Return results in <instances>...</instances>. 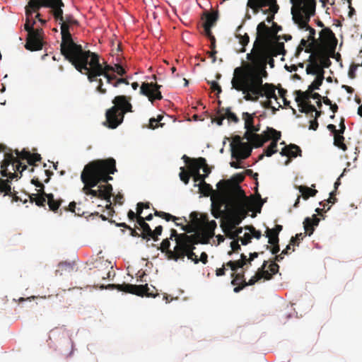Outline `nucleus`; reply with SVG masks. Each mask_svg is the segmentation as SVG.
Segmentation results:
<instances>
[{
    "label": "nucleus",
    "instance_id": "nucleus-22",
    "mask_svg": "<svg viewBox=\"0 0 362 362\" xmlns=\"http://www.w3.org/2000/svg\"><path fill=\"white\" fill-rule=\"evenodd\" d=\"M170 238H165L162 240L160 247H158L168 260H175L176 253L177 252L179 246L175 244L173 250L170 249Z\"/></svg>",
    "mask_w": 362,
    "mask_h": 362
},
{
    "label": "nucleus",
    "instance_id": "nucleus-37",
    "mask_svg": "<svg viewBox=\"0 0 362 362\" xmlns=\"http://www.w3.org/2000/svg\"><path fill=\"white\" fill-rule=\"evenodd\" d=\"M255 116V113L250 114L247 112H243L242 118L245 122V128L246 130H255L254 124Z\"/></svg>",
    "mask_w": 362,
    "mask_h": 362
},
{
    "label": "nucleus",
    "instance_id": "nucleus-34",
    "mask_svg": "<svg viewBox=\"0 0 362 362\" xmlns=\"http://www.w3.org/2000/svg\"><path fill=\"white\" fill-rule=\"evenodd\" d=\"M136 223L142 229L141 238L143 239L148 238V236H151V234L152 233V230L150 226L146 223L144 218L142 216H139L137 218Z\"/></svg>",
    "mask_w": 362,
    "mask_h": 362
},
{
    "label": "nucleus",
    "instance_id": "nucleus-42",
    "mask_svg": "<svg viewBox=\"0 0 362 362\" xmlns=\"http://www.w3.org/2000/svg\"><path fill=\"white\" fill-rule=\"evenodd\" d=\"M268 262L264 261L262 267L258 269L257 273L260 279H264L265 280H270L272 279V274H271L268 270H266V267H267Z\"/></svg>",
    "mask_w": 362,
    "mask_h": 362
},
{
    "label": "nucleus",
    "instance_id": "nucleus-52",
    "mask_svg": "<svg viewBox=\"0 0 362 362\" xmlns=\"http://www.w3.org/2000/svg\"><path fill=\"white\" fill-rule=\"evenodd\" d=\"M199 187L200 193L203 194L204 196H209L213 191L211 185L207 184L206 182H203L202 184H199Z\"/></svg>",
    "mask_w": 362,
    "mask_h": 362
},
{
    "label": "nucleus",
    "instance_id": "nucleus-11",
    "mask_svg": "<svg viewBox=\"0 0 362 362\" xmlns=\"http://www.w3.org/2000/svg\"><path fill=\"white\" fill-rule=\"evenodd\" d=\"M243 94V98L247 101L257 102L260 97H266L267 99L277 100L276 95V86L272 83H265L258 87L257 93H254L251 88L240 90Z\"/></svg>",
    "mask_w": 362,
    "mask_h": 362
},
{
    "label": "nucleus",
    "instance_id": "nucleus-51",
    "mask_svg": "<svg viewBox=\"0 0 362 362\" xmlns=\"http://www.w3.org/2000/svg\"><path fill=\"white\" fill-rule=\"evenodd\" d=\"M182 230L185 231L184 233L188 234V233H196L199 230V228H198V226H196L194 223H192V221L191 220V224H187L185 226H182Z\"/></svg>",
    "mask_w": 362,
    "mask_h": 362
},
{
    "label": "nucleus",
    "instance_id": "nucleus-60",
    "mask_svg": "<svg viewBox=\"0 0 362 362\" xmlns=\"http://www.w3.org/2000/svg\"><path fill=\"white\" fill-rule=\"evenodd\" d=\"M241 140V137L238 135H236L233 138V141L230 143L231 151H233L236 147H239L241 144L244 143L242 142Z\"/></svg>",
    "mask_w": 362,
    "mask_h": 362
},
{
    "label": "nucleus",
    "instance_id": "nucleus-2",
    "mask_svg": "<svg viewBox=\"0 0 362 362\" xmlns=\"http://www.w3.org/2000/svg\"><path fill=\"white\" fill-rule=\"evenodd\" d=\"M247 59L250 61V63L235 69L231 80L232 88L238 91L251 88L257 93L258 87L264 84L263 78L268 76L266 71L267 59L263 54L255 52L247 54Z\"/></svg>",
    "mask_w": 362,
    "mask_h": 362
},
{
    "label": "nucleus",
    "instance_id": "nucleus-26",
    "mask_svg": "<svg viewBox=\"0 0 362 362\" xmlns=\"http://www.w3.org/2000/svg\"><path fill=\"white\" fill-rule=\"evenodd\" d=\"M299 192L301 193V195H298L297 199L293 204L295 208H297L300 203V197H302L305 200L309 199L311 197H315L317 193V190L308 187L305 185H300L298 187Z\"/></svg>",
    "mask_w": 362,
    "mask_h": 362
},
{
    "label": "nucleus",
    "instance_id": "nucleus-40",
    "mask_svg": "<svg viewBox=\"0 0 362 362\" xmlns=\"http://www.w3.org/2000/svg\"><path fill=\"white\" fill-rule=\"evenodd\" d=\"M311 93L312 92H310L309 90V88L305 92L300 90H296V101L298 103V105H303V103L308 102V100L310 98Z\"/></svg>",
    "mask_w": 362,
    "mask_h": 362
},
{
    "label": "nucleus",
    "instance_id": "nucleus-55",
    "mask_svg": "<svg viewBox=\"0 0 362 362\" xmlns=\"http://www.w3.org/2000/svg\"><path fill=\"white\" fill-rule=\"evenodd\" d=\"M254 135H257V134L254 133V131L252 130H246L244 134V138L249 141L255 148L256 139L254 138Z\"/></svg>",
    "mask_w": 362,
    "mask_h": 362
},
{
    "label": "nucleus",
    "instance_id": "nucleus-27",
    "mask_svg": "<svg viewBox=\"0 0 362 362\" xmlns=\"http://www.w3.org/2000/svg\"><path fill=\"white\" fill-rule=\"evenodd\" d=\"M270 28L266 25L264 22H261L257 28V41L264 43L269 38Z\"/></svg>",
    "mask_w": 362,
    "mask_h": 362
},
{
    "label": "nucleus",
    "instance_id": "nucleus-14",
    "mask_svg": "<svg viewBox=\"0 0 362 362\" xmlns=\"http://www.w3.org/2000/svg\"><path fill=\"white\" fill-rule=\"evenodd\" d=\"M247 6L252 9L254 13H257L263 8L269 6V9L263 11L264 14L272 12V15L277 13L279 6L276 4V0H248Z\"/></svg>",
    "mask_w": 362,
    "mask_h": 362
},
{
    "label": "nucleus",
    "instance_id": "nucleus-50",
    "mask_svg": "<svg viewBox=\"0 0 362 362\" xmlns=\"http://www.w3.org/2000/svg\"><path fill=\"white\" fill-rule=\"evenodd\" d=\"M298 106L300 107L299 110L300 112L311 113L313 115L314 111H316L315 105L310 104V102H305L303 105H298Z\"/></svg>",
    "mask_w": 362,
    "mask_h": 362
},
{
    "label": "nucleus",
    "instance_id": "nucleus-46",
    "mask_svg": "<svg viewBox=\"0 0 362 362\" xmlns=\"http://www.w3.org/2000/svg\"><path fill=\"white\" fill-rule=\"evenodd\" d=\"M334 144L335 146L345 151L347 150V146L344 144V137L343 134H335L334 136Z\"/></svg>",
    "mask_w": 362,
    "mask_h": 362
},
{
    "label": "nucleus",
    "instance_id": "nucleus-35",
    "mask_svg": "<svg viewBox=\"0 0 362 362\" xmlns=\"http://www.w3.org/2000/svg\"><path fill=\"white\" fill-rule=\"evenodd\" d=\"M46 197L49 210L54 213H58L59 209L63 201L62 199H55L52 194H46Z\"/></svg>",
    "mask_w": 362,
    "mask_h": 362
},
{
    "label": "nucleus",
    "instance_id": "nucleus-33",
    "mask_svg": "<svg viewBox=\"0 0 362 362\" xmlns=\"http://www.w3.org/2000/svg\"><path fill=\"white\" fill-rule=\"evenodd\" d=\"M321 41L323 43H329L334 41V45L337 43V39L334 33L329 28H323L320 33Z\"/></svg>",
    "mask_w": 362,
    "mask_h": 362
},
{
    "label": "nucleus",
    "instance_id": "nucleus-30",
    "mask_svg": "<svg viewBox=\"0 0 362 362\" xmlns=\"http://www.w3.org/2000/svg\"><path fill=\"white\" fill-rule=\"evenodd\" d=\"M205 164V158L199 157L198 158H192V162L187 165L188 172L191 175L199 172L202 166Z\"/></svg>",
    "mask_w": 362,
    "mask_h": 362
},
{
    "label": "nucleus",
    "instance_id": "nucleus-20",
    "mask_svg": "<svg viewBox=\"0 0 362 362\" xmlns=\"http://www.w3.org/2000/svg\"><path fill=\"white\" fill-rule=\"evenodd\" d=\"M218 19V14L217 11H205L203 13L202 20L203 21L202 26L205 35H210V33H212L211 28L216 25Z\"/></svg>",
    "mask_w": 362,
    "mask_h": 362
},
{
    "label": "nucleus",
    "instance_id": "nucleus-25",
    "mask_svg": "<svg viewBox=\"0 0 362 362\" xmlns=\"http://www.w3.org/2000/svg\"><path fill=\"white\" fill-rule=\"evenodd\" d=\"M13 180L7 177L6 180L0 178V193H4V195H9L12 197V202H17L21 199L17 196L16 191H11V183Z\"/></svg>",
    "mask_w": 362,
    "mask_h": 362
},
{
    "label": "nucleus",
    "instance_id": "nucleus-3",
    "mask_svg": "<svg viewBox=\"0 0 362 362\" xmlns=\"http://www.w3.org/2000/svg\"><path fill=\"white\" fill-rule=\"evenodd\" d=\"M69 62L77 71L86 74L90 82L97 81L98 86L96 89L102 94L106 93L107 90L103 88V80L98 77L103 76L107 83H112V81L116 79V76L114 74L115 67L106 62L100 64L98 54L89 50L83 49Z\"/></svg>",
    "mask_w": 362,
    "mask_h": 362
},
{
    "label": "nucleus",
    "instance_id": "nucleus-19",
    "mask_svg": "<svg viewBox=\"0 0 362 362\" xmlns=\"http://www.w3.org/2000/svg\"><path fill=\"white\" fill-rule=\"evenodd\" d=\"M256 54H262L264 59L269 57H277L278 55H285L286 50L284 49V42H276L264 48L260 49L255 52Z\"/></svg>",
    "mask_w": 362,
    "mask_h": 362
},
{
    "label": "nucleus",
    "instance_id": "nucleus-56",
    "mask_svg": "<svg viewBox=\"0 0 362 362\" xmlns=\"http://www.w3.org/2000/svg\"><path fill=\"white\" fill-rule=\"evenodd\" d=\"M305 236V235L303 233H297L295 236L291 238L290 245L298 246L299 242L302 240Z\"/></svg>",
    "mask_w": 362,
    "mask_h": 362
},
{
    "label": "nucleus",
    "instance_id": "nucleus-57",
    "mask_svg": "<svg viewBox=\"0 0 362 362\" xmlns=\"http://www.w3.org/2000/svg\"><path fill=\"white\" fill-rule=\"evenodd\" d=\"M163 117V116L158 115L156 119L151 118L149 119V127L151 129H156L158 126L163 127V124H160V125H158V122L162 120Z\"/></svg>",
    "mask_w": 362,
    "mask_h": 362
},
{
    "label": "nucleus",
    "instance_id": "nucleus-53",
    "mask_svg": "<svg viewBox=\"0 0 362 362\" xmlns=\"http://www.w3.org/2000/svg\"><path fill=\"white\" fill-rule=\"evenodd\" d=\"M180 180L185 184L187 185L189 181V178L192 176L191 174L187 171L185 167L180 168V173L179 174Z\"/></svg>",
    "mask_w": 362,
    "mask_h": 362
},
{
    "label": "nucleus",
    "instance_id": "nucleus-12",
    "mask_svg": "<svg viewBox=\"0 0 362 362\" xmlns=\"http://www.w3.org/2000/svg\"><path fill=\"white\" fill-rule=\"evenodd\" d=\"M335 46L333 45L330 49H327L324 45L316 47L310 53V58L313 59L320 64V71L323 68H328L331 65L329 57H334Z\"/></svg>",
    "mask_w": 362,
    "mask_h": 362
},
{
    "label": "nucleus",
    "instance_id": "nucleus-8",
    "mask_svg": "<svg viewBox=\"0 0 362 362\" xmlns=\"http://www.w3.org/2000/svg\"><path fill=\"white\" fill-rule=\"evenodd\" d=\"M42 7L50 8L54 19H62V8L64 7L62 0H29L25 8V16L31 18L33 13L37 12Z\"/></svg>",
    "mask_w": 362,
    "mask_h": 362
},
{
    "label": "nucleus",
    "instance_id": "nucleus-7",
    "mask_svg": "<svg viewBox=\"0 0 362 362\" xmlns=\"http://www.w3.org/2000/svg\"><path fill=\"white\" fill-rule=\"evenodd\" d=\"M112 103L115 105L106 112L105 123L109 128L115 129L123 122L124 114L132 112V106L124 95L116 96Z\"/></svg>",
    "mask_w": 362,
    "mask_h": 362
},
{
    "label": "nucleus",
    "instance_id": "nucleus-6",
    "mask_svg": "<svg viewBox=\"0 0 362 362\" xmlns=\"http://www.w3.org/2000/svg\"><path fill=\"white\" fill-rule=\"evenodd\" d=\"M308 4V6L291 12L295 23L298 24L300 28L309 31L308 40L310 42L305 49L306 53H310L316 47L322 46L319 40L315 38V30L308 25L311 16L315 15L316 4H314L312 2Z\"/></svg>",
    "mask_w": 362,
    "mask_h": 362
},
{
    "label": "nucleus",
    "instance_id": "nucleus-21",
    "mask_svg": "<svg viewBox=\"0 0 362 362\" xmlns=\"http://www.w3.org/2000/svg\"><path fill=\"white\" fill-rule=\"evenodd\" d=\"M216 222L214 220L206 223L204 227L196 233H193L194 236L197 235V238L200 240H207V244L209 243L210 239L212 238L215 233L214 230L216 228Z\"/></svg>",
    "mask_w": 362,
    "mask_h": 362
},
{
    "label": "nucleus",
    "instance_id": "nucleus-44",
    "mask_svg": "<svg viewBox=\"0 0 362 362\" xmlns=\"http://www.w3.org/2000/svg\"><path fill=\"white\" fill-rule=\"evenodd\" d=\"M324 80V71L321 70L320 74H317L313 82L308 86L310 92H313L314 90H317L320 86L322 84Z\"/></svg>",
    "mask_w": 362,
    "mask_h": 362
},
{
    "label": "nucleus",
    "instance_id": "nucleus-24",
    "mask_svg": "<svg viewBox=\"0 0 362 362\" xmlns=\"http://www.w3.org/2000/svg\"><path fill=\"white\" fill-rule=\"evenodd\" d=\"M251 153L252 146L250 144L244 142L243 144H241L239 147H236L232 151V157L237 160L246 159L251 155Z\"/></svg>",
    "mask_w": 362,
    "mask_h": 362
},
{
    "label": "nucleus",
    "instance_id": "nucleus-39",
    "mask_svg": "<svg viewBox=\"0 0 362 362\" xmlns=\"http://www.w3.org/2000/svg\"><path fill=\"white\" fill-rule=\"evenodd\" d=\"M308 62L310 64L306 67V73L307 74H312V75H316L320 74V64H317V62L316 60H314L313 59L308 58Z\"/></svg>",
    "mask_w": 362,
    "mask_h": 362
},
{
    "label": "nucleus",
    "instance_id": "nucleus-59",
    "mask_svg": "<svg viewBox=\"0 0 362 362\" xmlns=\"http://www.w3.org/2000/svg\"><path fill=\"white\" fill-rule=\"evenodd\" d=\"M239 240H240L238 238L236 240H233L230 243V247L232 250L228 252L229 255H231L233 252H238L239 250H240L241 247L239 244Z\"/></svg>",
    "mask_w": 362,
    "mask_h": 362
},
{
    "label": "nucleus",
    "instance_id": "nucleus-41",
    "mask_svg": "<svg viewBox=\"0 0 362 362\" xmlns=\"http://www.w3.org/2000/svg\"><path fill=\"white\" fill-rule=\"evenodd\" d=\"M291 2L293 4L291 12L308 6V4H312V2L314 4H316L315 0H291Z\"/></svg>",
    "mask_w": 362,
    "mask_h": 362
},
{
    "label": "nucleus",
    "instance_id": "nucleus-62",
    "mask_svg": "<svg viewBox=\"0 0 362 362\" xmlns=\"http://www.w3.org/2000/svg\"><path fill=\"white\" fill-rule=\"evenodd\" d=\"M207 83H208V84L210 85V88L212 91H216L217 94H219L221 93L222 89H221V86L218 83V82H216L215 81H208Z\"/></svg>",
    "mask_w": 362,
    "mask_h": 362
},
{
    "label": "nucleus",
    "instance_id": "nucleus-15",
    "mask_svg": "<svg viewBox=\"0 0 362 362\" xmlns=\"http://www.w3.org/2000/svg\"><path fill=\"white\" fill-rule=\"evenodd\" d=\"M245 179V175L242 173H238L233 177L232 180H221L217 184V187L220 188L223 185L226 190L230 191L232 193L237 194L239 197H245V192L239 185Z\"/></svg>",
    "mask_w": 362,
    "mask_h": 362
},
{
    "label": "nucleus",
    "instance_id": "nucleus-23",
    "mask_svg": "<svg viewBox=\"0 0 362 362\" xmlns=\"http://www.w3.org/2000/svg\"><path fill=\"white\" fill-rule=\"evenodd\" d=\"M239 206L237 210L232 214L230 218L229 223L231 229H235L237 226H238L242 221L246 217L247 210L244 208V206L239 202Z\"/></svg>",
    "mask_w": 362,
    "mask_h": 362
},
{
    "label": "nucleus",
    "instance_id": "nucleus-49",
    "mask_svg": "<svg viewBox=\"0 0 362 362\" xmlns=\"http://www.w3.org/2000/svg\"><path fill=\"white\" fill-rule=\"evenodd\" d=\"M303 227L305 229V235L308 234V235H311L314 232V226L313 221L310 218L307 217L305 218L303 221Z\"/></svg>",
    "mask_w": 362,
    "mask_h": 362
},
{
    "label": "nucleus",
    "instance_id": "nucleus-61",
    "mask_svg": "<svg viewBox=\"0 0 362 362\" xmlns=\"http://www.w3.org/2000/svg\"><path fill=\"white\" fill-rule=\"evenodd\" d=\"M237 37L239 38L240 43L243 47L241 52H245V49L244 47L249 43V41H250L249 36L247 35V34L245 33L244 35H239Z\"/></svg>",
    "mask_w": 362,
    "mask_h": 362
},
{
    "label": "nucleus",
    "instance_id": "nucleus-36",
    "mask_svg": "<svg viewBox=\"0 0 362 362\" xmlns=\"http://www.w3.org/2000/svg\"><path fill=\"white\" fill-rule=\"evenodd\" d=\"M47 193L43 190L42 192H37V194H33L30 196L31 202H35L38 206H45L47 202Z\"/></svg>",
    "mask_w": 362,
    "mask_h": 362
},
{
    "label": "nucleus",
    "instance_id": "nucleus-43",
    "mask_svg": "<svg viewBox=\"0 0 362 362\" xmlns=\"http://www.w3.org/2000/svg\"><path fill=\"white\" fill-rule=\"evenodd\" d=\"M223 114L224 117L227 118L228 120H230L233 122L234 123H238L239 122V118L237 117V115L232 112L230 107L227 108H220L218 110V114Z\"/></svg>",
    "mask_w": 362,
    "mask_h": 362
},
{
    "label": "nucleus",
    "instance_id": "nucleus-38",
    "mask_svg": "<svg viewBox=\"0 0 362 362\" xmlns=\"http://www.w3.org/2000/svg\"><path fill=\"white\" fill-rule=\"evenodd\" d=\"M279 141V137L276 138L274 141H272L269 146L264 150V154H261L259 156V159L262 160L264 156L270 157L273 154L277 152V143Z\"/></svg>",
    "mask_w": 362,
    "mask_h": 362
},
{
    "label": "nucleus",
    "instance_id": "nucleus-58",
    "mask_svg": "<svg viewBox=\"0 0 362 362\" xmlns=\"http://www.w3.org/2000/svg\"><path fill=\"white\" fill-rule=\"evenodd\" d=\"M282 228H283L282 226L276 225L274 228L270 229V228H267V230H266V233L279 237V234L282 230Z\"/></svg>",
    "mask_w": 362,
    "mask_h": 362
},
{
    "label": "nucleus",
    "instance_id": "nucleus-13",
    "mask_svg": "<svg viewBox=\"0 0 362 362\" xmlns=\"http://www.w3.org/2000/svg\"><path fill=\"white\" fill-rule=\"evenodd\" d=\"M106 288H116L119 291L132 293L139 296H150L151 294L148 292L149 288L148 284L145 285H133L130 284H108Z\"/></svg>",
    "mask_w": 362,
    "mask_h": 362
},
{
    "label": "nucleus",
    "instance_id": "nucleus-28",
    "mask_svg": "<svg viewBox=\"0 0 362 362\" xmlns=\"http://www.w3.org/2000/svg\"><path fill=\"white\" fill-rule=\"evenodd\" d=\"M301 149L296 144H290L281 149L280 154L283 156L296 158L298 156H301Z\"/></svg>",
    "mask_w": 362,
    "mask_h": 362
},
{
    "label": "nucleus",
    "instance_id": "nucleus-16",
    "mask_svg": "<svg viewBox=\"0 0 362 362\" xmlns=\"http://www.w3.org/2000/svg\"><path fill=\"white\" fill-rule=\"evenodd\" d=\"M160 87L161 86L156 83L144 82L140 87V93L146 96L151 103H153L154 100H160L163 98L161 92L160 91Z\"/></svg>",
    "mask_w": 362,
    "mask_h": 362
},
{
    "label": "nucleus",
    "instance_id": "nucleus-29",
    "mask_svg": "<svg viewBox=\"0 0 362 362\" xmlns=\"http://www.w3.org/2000/svg\"><path fill=\"white\" fill-rule=\"evenodd\" d=\"M199 214L197 212L193 211L190 214L189 217L192 221V223L197 226L198 228L201 230L209 221L207 214H202L199 217Z\"/></svg>",
    "mask_w": 362,
    "mask_h": 362
},
{
    "label": "nucleus",
    "instance_id": "nucleus-4",
    "mask_svg": "<svg viewBox=\"0 0 362 362\" xmlns=\"http://www.w3.org/2000/svg\"><path fill=\"white\" fill-rule=\"evenodd\" d=\"M10 151L6 152L1 163V175L11 180L21 178L23 171L27 169V165L22 160H26L28 162L31 153L25 149L21 151L16 149L14 151L16 156H14L12 150Z\"/></svg>",
    "mask_w": 362,
    "mask_h": 362
},
{
    "label": "nucleus",
    "instance_id": "nucleus-47",
    "mask_svg": "<svg viewBox=\"0 0 362 362\" xmlns=\"http://www.w3.org/2000/svg\"><path fill=\"white\" fill-rule=\"evenodd\" d=\"M154 215L156 216L160 217L167 221H173L175 222V221L182 219L181 218L174 216L168 213L161 211H157L155 209H154Z\"/></svg>",
    "mask_w": 362,
    "mask_h": 362
},
{
    "label": "nucleus",
    "instance_id": "nucleus-9",
    "mask_svg": "<svg viewBox=\"0 0 362 362\" xmlns=\"http://www.w3.org/2000/svg\"><path fill=\"white\" fill-rule=\"evenodd\" d=\"M35 20L32 22L30 18L26 16L24 29L28 32L25 48L29 51L41 50L44 45V31L42 28H34Z\"/></svg>",
    "mask_w": 362,
    "mask_h": 362
},
{
    "label": "nucleus",
    "instance_id": "nucleus-45",
    "mask_svg": "<svg viewBox=\"0 0 362 362\" xmlns=\"http://www.w3.org/2000/svg\"><path fill=\"white\" fill-rule=\"evenodd\" d=\"M259 280H260V279L259 278V276L257 274V273L256 272L255 275L254 276H252L248 282H246L245 281V279H244V281H243V283H242L241 286H235L233 289V291L235 293H238L240 292L241 290H243L245 287H246L247 286H252V285H254L257 281H258Z\"/></svg>",
    "mask_w": 362,
    "mask_h": 362
},
{
    "label": "nucleus",
    "instance_id": "nucleus-54",
    "mask_svg": "<svg viewBox=\"0 0 362 362\" xmlns=\"http://www.w3.org/2000/svg\"><path fill=\"white\" fill-rule=\"evenodd\" d=\"M163 232V227L162 226H158L156 227V228L152 230V233L151 234V236H148V238H146L147 240H149L151 238H152L154 241L158 240V235H160Z\"/></svg>",
    "mask_w": 362,
    "mask_h": 362
},
{
    "label": "nucleus",
    "instance_id": "nucleus-48",
    "mask_svg": "<svg viewBox=\"0 0 362 362\" xmlns=\"http://www.w3.org/2000/svg\"><path fill=\"white\" fill-rule=\"evenodd\" d=\"M231 277L233 278L231 281V284L235 286H241L242 283H243L245 275L244 272L242 273L235 274V272L231 274Z\"/></svg>",
    "mask_w": 362,
    "mask_h": 362
},
{
    "label": "nucleus",
    "instance_id": "nucleus-63",
    "mask_svg": "<svg viewBox=\"0 0 362 362\" xmlns=\"http://www.w3.org/2000/svg\"><path fill=\"white\" fill-rule=\"evenodd\" d=\"M62 271L71 272L74 269V265L69 262H61L58 265Z\"/></svg>",
    "mask_w": 362,
    "mask_h": 362
},
{
    "label": "nucleus",
    "instance_id": "nucleus-17",
    "mask_svg": "<svg viewBox=\"0 0 362 362\" xmlns=\"http://www.w3.org/2000/svg\"><path fill=\"white\" fill-rule=\"evenodd\" d=\"M240 202L247 210L249 209L250 211L255 210L257 213H260L262 207L264 203L262 200L261 195L257 192V187H256L255 195H251L250 197H241Z\"/></svg>",
    "mask_w": 362,
    "mask_h": 362
},
{
    "label": "nucleus",
    "instance_id": "nucleus-18",
    "mask_svg": "<svg viewBox=\"0 0 362 362\" xmlns=\"http://www.w3.org/2000/svg\"><path fill=\"white\" fill-rule=\"evenodd\" d=\"M281 134L280 132L276 131L272 127H267L265 131H264L262 134L257 135H254V138L256 139L255 148L262 147L264 143L268 141L269 140L274 141L276 138L281 139Z\"/></svg>",
    "mask_w": 362,
    "mask_h": 362
},
{
    "label": "nucleus",
    "instance_id": "nucleus-5",
    "mask_svg": "<svg viewBox=\"0 0 362 362\" xmlns=\"http://www.w3.org/2000/svg\"><path fill=\"white\" fill-rule=\"evenodd\" d=\"M59 21L61 25L62 42L60 45V50L64 58L69 61L81 51L83 50L81 45L76 44L72 39L71 34L69 31L70 26L78 25V22L72 15L68 14L64 16L62 19H54Z\"/></svg>",
    "mask_w": 362,
    "mask_h": 362
},
{
    "label": "nucleus",
    "instance_id": "nucleus-64",
    "mask_svg": "<svg viewBox=\"0 0 362 362\" xmlns=\"http://www.w3.org/2000/svg\"><path fill=\"white\" fill-rule=\"evenodd\" d=\"M41 160V156L38 153H31L30 158H29L28 163L30 165H34L37 161Z\"/></svg>",
    "mask_w": 362,
    "mask_h": 362
},
{
    "label": "nucleus",
    "instance_id": "nucleus-32",
    "mask_svg": "<svg viewBox=\"0 0 362 362\" xmlns=\"http://www.w3.org/2000/svg\"><path fill=\"white\" fill-rule=\"evenodd\" d=\"M223 203V200L221 198L216 199L214 197H211V214L216 218L220 217Z\"/></svg>",
    "mask_w": 362,
    "mask_h": 362
},
{
    "label": "nucleus",
    "instance_id": "nucleus-31",
    "mask_svg": "<svg viewBox=\"0 0 362 362\" xmlns=\"http://www.w3.org/2000/svg\"><path fill=\"white\" fill-rule=\"evenodd\" d=\"M192 234L188 235L186 233H178L177 231L172 228L170 230V235L168 238H170L173 240L174 238L175 244H177L179 247L183 244L185 241H187L188 239H191Z\"/></svg>",
    "mask_w": 362,
    "mask_h": 362
},
{
    "label": "nucleus",
    "instance_id": "nucleus-1",
    "mask_svg": "<svg viewBox=\"0 0 362 362\" xmlns=\"http://www.w3.org/2000/svg\"><path fill=\"white\" fill-rule=\"evenodd\" d=\"M115 172L116 161L114 158H109L90 162L85 165L81 175V180L84 184L83 192L86 195L106 200L109 203L106 208L109 210L110 216H112L115 211L110 202L112 186L108 182L113 180L110 175Z\"/></svg>",
    "mask_w": 362,
    "mask_h": 362
},
{
    "label": "nucleus",
    "instance_id": "nucleus-10",
    "mask_svg": "<svg viewBox=\"0 0 362 362\" xmlns=\"http://www.w3.org/2000/svg\"><path fill=\"white\" fill-rule=\"evenodd\" d=\"M197 236L192 234V238L188 239L179 247L174 261L184 260L185 257H187L188 259L192 261L194 264L199 263L197 255L194 252L196 249L195 246L198 244L206 245L207 244V240L202 241Z\"/></svg>",
    "mask_w": 362,
    "mask_h": 362
}]
</instances>
